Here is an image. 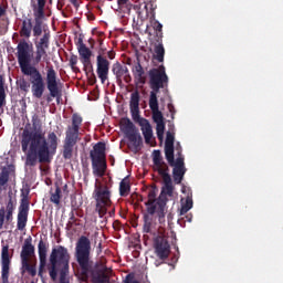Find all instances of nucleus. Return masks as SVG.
Returning a JSON list of instances; mask_svg holds the SVG:
<instances>
[{
  "label": "nucleus",
  "mask_w": 283,
  "mask_h": 283,
  "mask_svg": "<svg viewBox=\"0 0 283 283\" xmlns=\"http://www.w3.org/2000/svg\"><path fill=\"white\" fill-rule=\"evenodd\" d=\"M176 150H177L178 158H185L182 156V146H180V143H177Z\"/></svg>",
  "instance_id": "obj_43"
},
{
  "label": "nucleus",
  "mask_w": 283,
  "mask_h": 283,
  "mask_svg": "<svg viewBox=\"0 0 283 283\" xmlns=\"http://www.w3.org/2000/svg\"><path fill=\"white\" fill-rule=\"evenodd\" d=\"M83 39H85V36L80 34L77 41L75 42L77 52L80 54V61L84 67H92V50L85 45Z\"/></svg>",
  "instance_id": "obj_20"
},
{
  "label": "nucleus",
  "mask_w": 283,
  "mask_h": 283,
  "mask_svg": "<svg viewBox=\"0 0 283 283\" xmlns=\"http://www.w3.org/2000/svg\"><path fill=\"white\" fill-rule=\"evenodd\" d=\"M112 72L116 76V82L118 85L125 81V83H132V75L129 74V69L126 65L116 62L112 66Z\"/></svg>",
  "instance_id": "obj_23"
},
{
  "label": "nucleus",
  "mask_w": 283,
  "mask_h": 283,
  "mask_svg": "<svg viewBox=\"0 0 283 283\" xmlns=\"http://www.w3.org/2000/svg\"><path fill=\"white\" fill-rule=\"evenodd\" d=\"M168 109L171 114V119L174 120V116L176 115V107H174V104H168Z\"/></svg>",
  "instance_id": "obj_45"
},
{
  "label": "nucleus",
  "mask_w": 283,
  "mask_h": 283,
  "mask_svg": "<svg viewBox=\"0 0 283 283\" xmlns=\"http://www.w3.org/2000/svg\"><path fill=\"white\" fill-rule=\"evenodd\" d=\"M108 216L111 217V218H114L115 216H116V209H112L109 212H108Z\"/></svg>",
  "instance_id": "obj_50"
},
{
  "label": "nucleus",
  "mask_w": 283,
  "mask_h": 283,
  "mask_svg": "<svg viewBox=\"0 0 283 283\" xmlns=\"http://www.w3.org/2000/svg\"><path fill=\"white\" fill-rule=\"evenodd\" d=\"M151 25H153V29L156 31V38H157V41H163V24L156 20V12L154 11V8L151 9Z\"/></svg>",
  "instance_id": "obj_32"
},
{
  "label": "nucleus",
  "mask_w": 283,
  "mask_h": 283,
  "mask_svg": "<svg viewBox=\"0 0 283 283\" xmlns=\"http://www.w3.org/2000/svg\"><path fill=\"white\" fill-rule=\"evenodd\" d=\"M33 63H35V65H39V63H41V61H45V63H50L48 61V49H39L35 48V56H32Z\"/></svg>",
  "instance_id": "obj_34"
},
{
  "label": "nucleus",
  "mask_w": 283,
  "mask_h": 283,
  "mask_svg": "<svg viewBox=\"0 0 283 283\" xmlns=\"http://www.w3.org/2000/svg\"><path fill=\"white\" fill-rule=\"evenodd\" d=\"M158 216V210H155L154 207L146 208V213H144L143 220V231L144 233H151V227H154V216Z\"/></svg>",
  "instance_id": "obj_27"
},
{
  "label": "nucleus",
  "mask_w": 283,
  "mask_h": 283,
  "mask_svg": "<svg viewBox=\"0 0 283 283\" xmlns=\"http://www.w3.org/2000/svg\"><path fill=\"white\" fill-rule=\"evenodd\" d=\"M168 165L172 168V178L175 185H181L182 180L185 179V174H187V168L185 167V157H177L175 156L170 158H166Z\"/></svg>",
  "instance_id": "obj_16"
},
{
  "label": "nucleus",
  "mask_w": 283,
  "mask_h": 283,
  "mask_svg": "<svg viewBox=\"0 0 283 283\" xmlns=\"http://www.w3.org/2000/svg\"><path fill=\"white\" fill-rule=\"evenodd\" d=\"M154 52V59L158 61V63H163L165 61V46L163 45V41H157Z\"/></svg>",
  "instance_id": "obj_33"
},
{
  "label": "nucleus",
  "mask_w": 283,
  "mask_h": 283,
  "mask_svg": "<svg viewBox=\"0 0 283 283\" xmlns=\"http://www.w3.org/2000/svg\"><path fill=\"white\" fill-rule=\"evenodd\" d=\"M96 65H97V69H96L97 76L101 80V83L104 84L105 81L109 78V61L105 56L97 55Z\"/></svg>",
  "instance_id": "obj_24"
},
{
  "label": "nucleus",
  "mask_w": 283,
  "mask_h": 283,
  "mask_svg": "<svg viewBox=\"0 0 283 283\" xmlns=\"http://www.w3.org/2000/svg\"><path fill=\"white\" fill-rule=\"evenodd\" d=\"M145 9L147 10V6H145Z\"/></svg>",
  "instance_id": "obj_56"
},
{
  "label": "nucleus",
  "mask_w": 283,
  "mask_h": 283,
  "mask_svg": "<svg viewBox=\"0 0 283 283\" xmlns=\"http://www.w3.org/2000/svg\"><path fill=\"white\" fill-rule=\"evenodd\" d=\"M32 32H34V24H32V19L25 18L22 21L19 34L22 39H30V36H32Z\"/></svg>",
  "instance_id": "obj_29"
},
{
  "label": "nucleus",
  "mask_w": 283,
  "mask_h": 283,
  "mask_svg": "<svg viewBox=\"0 0 283 283\" xmlns=\"http://www.w3.org/2000/svg\"><path fill=\"white\" fill-rule=\"evenodd\" d=\"M154 249L159 260H167V258H169V253H171V245L164 235H157L154 239Z\"/></svg>",
  "instance_id": "obj_19"
},
{
  "label": "nucleus",
  "mask_w": 283,
  "mask_h": 283,
  "mask_svg": "<svg viewBox=\"0 0 283 283\" xmlns=\"http://www.w3.org/2000/svg\"><path fill=\"white\" fill-rule=\"evenodd\" d=\"M132 72L137 85H145V83H147V75H145V69H143L140 61L137 60V63L133 66Z\"/></svg>",
  "instance_id": "obj_28"
},
{
  "label": "nucleus",
  "mask_w": 283,
  "mask_h": 283,
  "mask_svg": "<svg viewBox=\"0 0 283 283\" xmlns=\"http://www.w3.org/2000/svg\"><path fill=\"white\" fill-rule=\"evenodd\" d=\"M99 48H103V40H99Z\"/></svg>",
  "instance_id": "obj_53"
},
{
  "label": "nucleus",
  "mask_w": 283,
  "mask_h": 283,
  "mask_svg": "<svg viewBox=\"0 0 283 283\" xmlns=\"http://www.w3.org/2000/svg\"><path fill=\"white\" fill-rule=\"evenodd\" d=\"M129 191H132V186L129 185V177H125L119 182V196H122V198H125L129 196Z\"/></svg>",
  "instance_id": "obj_35"
},
{
  "label": "nucleus",
  "mask_w": 283,
  "mask_h": 283,
  "mask_svg": "<svg viewBox=\"0 0 283 283\" xmlns=\"http://www.w3.org/2000/svg\"><path fill=\"white\" fill-rule=\"evenodd\" d=\"M103 34H105V33H103V32H102V33H99V36H103Z\"/></svg>",
  "instance_id": "obj_54"
},
{
  "label": "nucleus",
  "mask_w": 283,
  "mask_h": 283,
  "mask_svg": "<svg viewBox=\"0 0 283 283\" xmlns=\"http://www.w3.org/2000/svg\"><path fill=\"white\" fill-rule=\"evenodd\" d=\"M127 3H129V0H117V6L119 7L127 6Z\"/></svg>",
  "instance_id": "obj_47"
},
{
  "label": "nucleus",
  "mask_w": 283,
  "mask_h": 283,
  "mask_svg": "<svg viewBox=\"0 0 283 283\" xmlns=\"http://www.w3.org/2000/svg\"><path fill=\"white\" fill-rule=\"evenodd\" d=\"M148 76L149 87L151 90L148 105H158V93L160 90H167L169 87V76L165 71V65H160L157 69H150Z\"/></svg>",
  "instance_id": "obj_6"
},
{
  "label": "nucleus",
  "mask_w": 283,
  "mask_h": 283,
  "mask_svg": "<svg viewBox=\"0 0 283 283\" xmlns=\"http://www.w3.org/2000/svg\"><path fill=\"white\" fill-rule=\"evenodd\" d=\"M71 4L75 8V10H78L81 8V0H69Z\"/></svg>",
  "instance_id": "obj_44"
},
{
  "label": "nucleus",
  "mask_w": 283,
  "mask_h": 283,
  "mask_svg": "<svg viewBox=\"0 0 283 283\" xmlns=\"http://www.w3.org/2000/svg\"><path fill=\"white\" fill-rule=\"evenodd\" d=\"M10 181V169L3 167L0 172V189H6L8 182Z\"/></svg>",
  "instance_id": "obj_36"
},
{
  "label": "nucleus",
  "mask_w": 283,
  "mask_h": 283,
  "mask_svg": "<svg viewBox=\"0 0 283 283\" xmlns=\"http://www.w3.org/2000/svg\"><path fill=\"white\" fill-rule=\"evenodd\" d=\"M15 56L22 74L29 76L33 98H43V94H45V80H43L41 71L32 65V43L27 42L25 39L20 40L17 45Z\"/></svg>",
  "instance_id": "obj_2"
},
{
  "label": "nucleus",
  "mask_w": 283,
  "mask_h": 283,
  "mask_svg": "<svg viewBox=\"0 0 283 283\" xmlns=\"http://www.w3.org/2000/svg\"><path fill=\"white\" fill-rule=\"evenodd\" d=\"M6 15V9L0 4V19Z\"/></svg>",
  "instance_id": "obj_49"
},
{
  "label": "nucleus",
  "mask_w": 283,
  "mask_h": 283,
  "mask_svg": "<svg viewBox=\"0 0 283 283\" xmlns=\"http://www.w3.org/2000/svg\"><path fill=\"white\" fill-rule=\"evenodd\" d=\"M34 255H35V248H34V244H32V237H28L24 240L22 250L20 252L21 275H25V273H29L31 277H36V262H33V263L31 262Z\"/></svg>",
  "instance_id": "obj_7"
},
{
  "label": "nucleus",
  "mask_w": 283,
  "mask_h": 283,
  "mask_svg": "<svg viewBox=\"0 0 283 283\" xmlns=\"http://www.w3.org/2000/svg\"><path fill=\"white\" fill-rule=\"evenodd\" d=\"M30 189L21 190V202L18 210V221L17 229L18 231H24L28 227V213H30Z\"/></svg>",
  "instance_id": "obj_14"
},
{
  "label": "nucleus",
  "mask_w": 283,
  "mask_h": 283,
  "mask_svg": "<svg viewBox=\"0 0 283 283\" xmlns=\"http://www.w3.org/2000/svg\"><path fill=\"white\" fill-rule=\"evenodd\" d=\"M19 87L22 92H29L30 91V84L25 80L20 81Z\"/></svg>",
  "instance_id": "obj_41"
},
{
  "label": "nucleus",
  "mask_w": 283,
  "mask_h": 283,
  "mask_svg": "<svg viewBox=\"0 0 283 283\" xmlns=\"http://www.w3.org/2000/svg\"><path fill=\"white\" fill-rule=\"evenodd\" d=\"M150 112L153 114V120L156 123L157 138L163 140L165 136V117L163 112H160L158 104H149Z\"/></svg>",
  "instance_id": "obj_21"
},
{
  "label": "nucleus",
  "mask_w": 283,
  "mask_h": 283,
  "mask_svg": "<svg viewBox=\"0 0 283 283\" xmlns=\"http://www.w3.org/2000/svg\"><path fill=\"white\" fill-rule=\"evenodd\" d=\"M164 191H165V184H164L160 196L156 199L158 189L156 187L150 188L148 190V200L145 202L147 209L153 207L155 211H157V218L160 224L165 222V216L167 213L165 211L167 209V201H168L167 196H169V193Z\"/></svg>",
  "instance_id": "obj_10"
},
{
  "label": "nucleus",
  "mask_w": 283,
  "mask_h": 283,
  "mask_svg": "<svg viewBox=\"0 0 283 283\" xmlns=\"http://www.w3.org/2000/svg\"><path fill=\"white\" fill-rule=\"evenodd\" d=\"M101 247H102V244L99 243V244H98V248L101 249Z\"/></svg>",
  "instance_id": "obj_55"
},
{
  "label": "nucleus",
  "mask_w": 283,
  "mask_h": 283,
  "mask_svg": "<svg viewBox=\"0 0 283 283\" xmlns=\"http://www.w3.org/2000/svg\"><path fill=\"white\" fill-rule=\"evenodd\" d=\"M42 32L43 35L38 41H35V48L42 49V50H50V39L51 34L50 31H46L43 29V22H42Z\"/></svg>",
  "instance_id": "obj_30"
},
{
  "label": "nucleus",
  "mask_w": 283,
  "mask_h": 283,
  "mask_svg": "<svg viewBox=\"0 0 283 283\" xmlns=\"http://www.w3.org/2000/svg\"><path fill=\"white\" fill-rule=\"evenodd\" d=\"M135 123L142 127V132L145 138V143L149 145L151 143V138L154 137V130L151 129V124H149V119L139 117L138 119H134Z\"/></svg>",
  "instance_id": "obj_26"
},
{
  "label": "nucleus",
  "mask_w": 283,
  "mask_h": 283,
  "mask_svg": "<svg viewBox=\"0 0 283 283\" xmlns=\"http://www.w3.org/2000/svg\"><path fill=\"white\" fill-rule=\"evenodd\" d=\"M90 82L92 83V85L96 83V75L94 73L92 74V78L90 80Z\"/></svg>",
  "instance_id": "obj_51"
},
{
  "label": "nucleus",
  "mask_w": 283,
  "mask_h": 283,
  "mask_svg": "<svg viewBox=\"0 0 283 283\" xmlns=\"http://www.w3.org/2000/svg\"><path fill=\"white\" fill-rule=\"evenodd\" d=\"M6 105V80L0 75V109Z\"/></svg>",
  "instance_id": "obj_38"
},
{
  "label": "nucleus",
  "mask_w": 283,
  "mask_h": 283,
  "mask_svg": "<svg viewBox=\"0 0 283 283\" xmlns=\"http://www.w3.org/2000/svg\"><path fill=\"white\" fill-rule=\"evenodd\" d=\"M70 66L74 72H81V70L76 66V63H78V56L73 54L71 55L70 60Z\"/></svg>",
  "instance_id": "obj_40"
},
{
  "label": "nucleus",
  "mask_w": 283,
  "mask_h": 283,
  "mask_svg": "<svg viewBox=\"0 0 283 283\" xmlns=\"http://www.w3.org/2000/svg\"><path fill=\"white\" fill-rule=\"evenodd\" d=\"M153 163H154V170L160 175L165 188L164 193H168L169 198L174 196V181L171 180V175H169V165L165 163L163 159V154L160 150L153 151Z\"/></svg>",
  "instance_id": "obj_8"
},
{
  "label": "nucleus",
  "mask_w": 283,
  "mask_h": 283,
  "mask_svg": "<svg viewBox=\"0 0 283 283\" xmlns=\"http://www.w3.org/2000/svg\"><path fill=\"white\" fill-rule=\"evenodd\" d=\"M10 264H12V255H10V245H3L1 250V279L2 283L10 280Z\"/></svg>",
  "instance_id": "obj_18"
},
{
  "label": "nucleus",
  "mask_w": 283,
  "mask_h": 283,
  "mask_svg": "<svg viewBox=\"0 0 283 283\" xmlns=\"http://www.w3.org/2000/svg\"><path fill=\"white\" fill-rule=\"evenodd\" d=\"M105 48L101 46L99 50H98V55L97 56H105Z\"/></svg>",
  "instance_id": "obj_48"
},
{
  "label": "nucleus",
  "mask_w": 283,
  "mask_h": 283,
  "mask_svg": "<svg viewBox=\"0 0 283 283\" xmlns=\"http://www.w3.org/2000/svg\"><path fill=\"white\" fill-rule=\"evenodd\" d=\"M190 209H193V198L191 195H188L185 202L181 201L180 216H185Z\"/></svg>",
  "instance_id": "obj_37"
},
{
  "label": "nucleus",
  "mask_w": 283,
  "mask_h": 283,
  "mask_svg": "<svg viewBox=\"0 0 283 283\" xmlns=\"http://www.w3.org/2000/svg\"><path fill=\"white\" fill-rule=\"evenodd\" d=\"M51 202L54 205H61V189L56 187L55 192L51 195Z\"/></svg>",
  "instance_id": "obj_39"
},
{
  "label": "nucleus",
  "mask_w": 283,
  "mask_h": 283,
  "mask_svg": "<svg viewBox=\"0 0 283 283\" xmlns=\"http://www.w3.org/2000/svg\"><path fill=\"white\" fill-rule=\"evenodd\" d=\"M176 137L171 133L166 134V142H165V156L166 158L174 157V142Z\"/></svg>",
  "instance_id": "obj_31"
},
{
  "label": "nucleus",
  "mask_w": 283,
  "mask_h": 283,
  "mask_svg": "<svg viewBox=\"0 0 283 283\" xmlns=\"http://www.w3.org/2000/svg\"><path fill=\"white\" fill-rule=\"evenodd\" d=\"M105 149V143L98 142L93 146V149L90 151L93 174L97 178H103V176H105V171H107Z\"/></svg>",
  "instance_id": "obj_9"
},
{
  "label": "nucleus",
  "mask_w": 283,
  "mask_h": 283,
  "mask_svg": "<svg viewBox=\"0 0 283 283\" xmlns=\"http://www.w3.org/2000/svg\"><path fill=\"white\" fill-rule=\"evenodd\" d=\"M32 127L24 128L20 139L21 150L25 156V167H36L38 163L41 165L43 163H50L52 156L59 149V137L56 133L51 132L45 137V133L41 127V120L36 115L32 117Z\"/></svg>",
  "instance_id": "obj_1"
},
{
  "label": "nucleus",
  "mask_w": 283,
  "mask_h": 283,
  "mask_svg": "<svg viewBox=\"0 0 283 283\" xmlns=\"http://www.w3.org/2000/svg\"><path fill=\"white\" fill-rule=\"evenodd\" d=\"M9 200L6 207L0 208V230L3 229V224L12 222L14 220V209H17V202L12 199V195H9Z\"/></svg>",
  "instance_id": "obj_17"
},
{
  "label": "nucleus",
  "mask_w": 283,
  "mask_h": 283,
  "mask_svg": "<svg viewBox=\"0 0 283 283\" xmlns=\"http://www.w3.org/2000/svg\"><path fill=\"white\" fill-rule=\"evenodd\" d=\"M50 244L48 241H44L43 239H40L38 243V254H39V260H40V265H39V272L38 275L39 277H43V271H45V266H48V249Z\"/></svg>",
  "instance_id": "obj_22"
},
{
  "label": "nucleus",
  "mask_w": 283,
  "mask_h": 283,
  "mask_svg": "<svg viewBox=\"0 0 283 283\" xmlns=\"http://www.w3.org/2000/svg\"><path fill=\"white\" fill-rule=\"evenodd\" d=\"M45 3L48 0H36V6L33 8L34 28L33 36L39 39L43 34V19H45Z\"/></svg>",
  "instance_id": "obj_15"
},
{
  "label": "nucleus",
  "mask_w": 283,
  "mask_h": 283,
  "mask_svg": "<svg viewBox=\"0 0 283 283\" xmlns=\"http://www.w3.org/2000/svg\"><path fill=\"white\" fill-rule=\"evenodd\" d=\"M95 199V211L98 212L99 218L107 216V208L112 207V191L107 185L96 182L93 191Z\"/></svg>",
  "instance_id": "obj_11"
},
{
  "label": "nucleus",
  "mask_w": 283,
  "mask_h": 283,
  "mask_svg": "<svg viewBox=\"0 0 283 283\" xmlns=\"http://www.w3.org/2000/svg\"><path fill=\"white\" fill-rule=\"evenodd\" d=\"M107 57L111 60V61H114L116 59V52H114V50H111L107 52Z\"/></svg>",
  "instance_id": "obj_46"
},
{
  "label": "nucleus",
  "mask_w": 283,
  "mask_h": 283,
  "mask_svg": "<svg viewBox=\"0 0 283 283\" xmlns=\"http://www.w3.org/2000/svg\"><path fill=\"white\" fill-rule=\"evenodd\" d=\"M74 258L80 266V275L83 282L90 280L92 283H109V276L105 272L94 271V261H92V241L90 238L82 235L75 243Z\"/></svg>",
  "instance_id": "obj_3"
},
{
  "label": "nucleus",
  "mask_w": 283,
  "mask_h": 283,
  "mask_svg": "<svg viewBox=\"0 0 283 283\" xmlns=\"http://www.w3.org/2000/svg\"><path fill=\"white\" fill-rule=\"evenodd\" d=\"M50 6H52L53 0H46Z\"/></svg>",
  "instance_id": "obj_52"
},
{
  "label": "nucleus",
  "mask_w": 283,
  "mask_h": 283,
  "mask_svg": "<svg viewBox=\"0 0 283 283\" xmlns=\"http://www.w3.org/2000/svg\"><path fill=\"white\" fill-rule=\"evenodd\" d=\"M123 132L130 143V149L135 151V154H138V151L143 149V136H140L138 128H136V125H134V123L129 118H126L124 120Z\"/></svg>",
  "instance_id": "obj_12"
},
{
  "label": "nucleus",
  "mask_w": 283,
  "mask_h": 283,
  "mask_svg": "<svg viewBox=\"0 0 283 283\" xmlns=\"http://www.w3.org/2000/svg\"><path fill=\"white\" fill-rule=\"evenodd\" d=\"M46 90L49 91V96H46V102L52 103V98H61V87L59 86L61 80H59V75L56 74V70L54 66H46Z\"/></svg>",
  "instance_id": "obj_13"
},
{
  "label": "nucleus",
  "mask_w": 283,
  "mask_h": 283,
  "mask_svg": "<svg viewBox=\"0 0 283 283\" xmlns=\"http://www.w3.org/2000/svg\"><path fill=\"white\" fill-rule=\"evenodd\" d=\"M70 251L63 245L52 249L49 256L48 271L51 280L56 282L60 272V283H70Z\"/></svg>",
  "instance_id": "obj_4"
},
{
  "label": "nucleus",
  "mask_w": 283,
  "mask_h": 283,
  "mask_svg": "<svg viewBox=\"0 0 283 283\" xmlns=\"http://www.w3.org/2000/svg\"><path fill=\"white\" fill-rule=\"evenodd\" d=\"M81 125H83V117L78 115V113L73 114L72 124L66 128L63 144L62 156L64 160H72V157L74 156V147H76V144L81 140Z\"/></svg>",
  "instance_id": "obj_5"
},
{
  "label": "nucleus",
  "mask_w": 283,
  "mask_h": 283,
  "mask_svg": "<svg viewBox=\"0 0 283 283\" xmlns=\"http://www.w3.org/2000/svg\"><path fill=\"white\" fill-rule=\"evenodd\" d=\"M124 283H140L138 280H136V276L134 273H129L126 275Z\"/></svg>",
  "instance_id": "obj_42"
},
{
  "label": "nucleus",
  "mask_w": 283,
  "mask_h": 283,
  "mask_svg": "<svg viewBox=\"0 0 283 283\" xmlns=\"http://www.w3.org/2000/svg\"><path fill=\"white\" fill-rule=\"evenodd\" d=\"M129 111L133 120L140 118V93L138 91L130 94Z\"/></svg>",
  "instance_id": "obj_25"
}]
</instances>
